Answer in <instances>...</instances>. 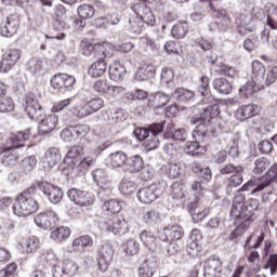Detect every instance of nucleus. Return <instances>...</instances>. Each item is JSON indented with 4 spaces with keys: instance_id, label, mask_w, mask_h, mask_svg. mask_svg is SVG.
Listing matches in <instances>:
<instances>
[{
    "instance_id": "1",
    "label": "nucleus",
    "mask_w": 277,
    "mask_h": 277,
    "mask_svg": "<svg viewBox=\"0 0 277 277\" xmlns=\"http://www.w3.org/2000/svg\"><path fill=\"white\" fill-rule=\"evenodd\" d=\"M83 153V147L75 146L72 147L65 157V161L68 163V170L74 176H83L91 166L94 163V156H87L79 161Z\"/></svg>"
},
{
    "instance_id": "2",
    "label": "nucleus",
    "mask_w": 277,
    "mask_h": 277,
    "mask_svg": "<svg viewBox=\"0 0 277 277\" xmlns=\"http://www.w3.org/2000/svg\"><path fill=\"white\" fill-rule=\"evenodd\" d=\"M43 260L52 266L53 277H72L77 276V272H79V265L72 260H64L62 264L57 265V255L53 251H47L43 254Z\"/></svg>"
},
{
    "instance_id": "3",
    "label": "nucleus",
    "mask_w": 277,
    "mask_h": 277,
    "mask_svg": "<svg viewBox=\"0 0 277 277\" xmlns=\"http://www.w3.org/2000/svg\"><path fill=\"white\" fill-rule=\"evenodd\" d=\"M38 209V201H36L29 193L24 192L16 197L13 213L17 215V217H29V215L36 213Z\"/></svg>"
},
{
    "instance_id": "4",
    "label": "nucleus",
    "mask_w": 277,
    "mask_h": 277,
    "mask_svg": "<svg viewBox=\"0 0 277 277\" xmlns=\"http://www.w3.org/2000/svg\"><path fill=\"white\" fill-rule=\"evenodd\" d=\"M168 189V182L160 180L137 192V198L143 205H153L157 198H161Z\"/></svg>"
},
{
    "instance_id": "5",
    "label": "nucleus",
    "mask_w": 277,
    "mask_h": 277,
    "mask_svg": "<svg viewBox=\"0 0 277 277\" xmlns=\"http://www.w3.org/2000/svg\"><path fill=\"white\" fill-rule=\"evenodd\" d=\"M23 106L30 120H40L44 116V108L34 93L25 96Z\"/></svg>"
},
{
    "instance_id": "6",
    "label": "nucleus",
    "mask_w": 277,
    "mask_h": 277,
    "mask_svg": "<svg viewBox=\"0 0 277 277\" xmlns=\"http://www.w3.org/2000/svg\"><path fill=\"white\" fill-rule=\"evenodd\" d=\"M102 230L114 233L115 235H127L129 233V223L122 216H115L109 222H102L100 224Z\"/></svg>"
},
{
    "instance_id": "7",
    "label": "nucleus",
    "mask_w": 277,
    "mask_h": 277,
    "mask_svg": "<svg viewBox=\"0 0 277 277\" xmlns=\"http://www.w3.org/2000/svg\"><path fill=\"white\" fill-rule=\"evenodd\" d=\"M127 168L129 172L132 174H137V172H141V176L143 181H148L150 176H153V173L150 172V168L145 167L144 168V159H142V156L135 155L130 158H128Z\"/></svg>"
},
{
    "instance_id": "8",
    "label": "nucleus",
    "mask_w": 277,
    "mask_h": 277,
    "mask_svg": "<svg viewBox=\"0 0 277 277\" xmlns=\"http://www.w3.org/2000/svg\"><path fill=\"white\" fill-rule=\"evenodd\" d=\"M57 222H60V217L53 210H45L35 216V223L39 228H43V230L55 228Z\"/></svg>"
},
{
    "instance_id": "9",
    "label": "nucleus",
    "mask_w": 277,
    "mask_h": 277,
    "mask_svg": "<svg viewBox=\"0 0 277 277\" xmlns=\"http://www.w3.org/2000/svg\"><path fill=\"white\" fill-rule=\"evenodd\" d=\"M37 187L41 190L44 196L52 202V205H57L62 200V196H64V192L60 186H53V184L44 181L37 182Z\"/></svg>"
},
{
    "instance_id": "10",
    "label": "nucleus",
    "mask_w": 277,
    "mask_h": 277,
    "mask_svg": "<svg viewBox=\"0 0 277 277\" xmlns=\"http://www.w3.org/2000/svg\"><path fill=\"white\" fill-rule=\"evenodd\" d=\"M67 196L78 207H92L94 205V195L84 190L71 188L67 192Z\"/></svg>"
},
{
    "instance_id": "11",
    "label": "nucleus",
    "mask_w": 277,
    "mask_h": 277,
    "mask_svg": "<svg viewBox=\"0 0 277 277\" xmlns=\"http://www.w3.org/2000/svg\"><path fill=\"white\" fill-rule=\"evenodd\" d=\"M132 12L134 16L143 21L146 25H155V13L144 1L136 2L132 6Z\"/></svg>"
},
{
    "instance_id": "12",
    "label": "nucleus",
    "mask_w": 277,
    "mask_h": 277,
    "mask_svg": "<svg viewBox=\"0 0 277 277\" xmlns=\"http://www.w3.org/2000/svg\"><path fill=\"white\" fill-rule=\"evenodd\" d=\"M18 60H21V50L16 48L6 50L0 62V72H10L12 67L16 66Z\"/></svg>"
},
{
    "instance_id": "13",
    "label": "nucleus",
    "mask_w": 277,
    "mask_h": 277,
    "mask_svg": "<svg viewBox=\"0 0 277 277\" xmlns=\"http://www.w3.org/2000/svg\"><path fill=\"white\" fill-rule=\"evenodd\" d=\"M18 27H21V21L18 19V16L11 15L1 23L0 35L3 38H12L18 32Z\"/></svg>"
},
{
    "instance_id": "14",
    "label": "nucleus",
    "mask_w": 277,
    "mask_h": 277,
    "mask_svg": "<svg viewBox=\"0 0 277 277\" xmlns=\"http://www.w3.org/2000/svg\"><path fill=\"white\" fill-rule=\"evenodd\" d=\"M114 248L109 245L101 247L97 254V267L100 272L105 273L109 269V263L114 261Z\"/></svg>"
},
{
    "instance_id": "15",
    "label": "nucleus",
    "mask_w": 277,
    "mask_h": 277,
    "mask_svg": "<svg viewBox=\"0 0 277 277\" xmlns=\"http://www.w3.org/2000/svg\"><path fill=\"white\" fill-rule=\"evenodd\" d=\"M163 127H166V121L160 123H153L148 128H136L133 133L140 142H144V140H148L151 135H159V133H163Z\"/></svg>"
},
{
    "instance_id": "16",
    "label": "nucleus",
    "mask_w": 277,
    "mask_h": 277,
    "mask_svg": "<svg viewBox=\"0 0 277 277\" xmlns=\"http://www.w3.org/2000/svg\"><path fill=\"white\" fill-rule=\"evenodd\" d=\"M201 117L199 118H192L190 122L192 124H196L197 122H201L199 124H205L207 127V122H211L213 118H216V116H220V105L217 104H210L207 107H202Z\"/></svg>"
},
{
    "instance_id": "17",
    "label": "nucleus",
    "mask_w": 277,
    "mask_h": 277,
    "mask_svg": "<svg viewBox=\"0 0 277 277\" xmlns=\"http://www.w3.org/2000/svg\"><path fill=\"white\" fill-rule=\"evenodd\" d=\"M208 62L209 64H214L217 66L219 69H216V72H220V75L229 77V79H237V77H239V70H237L236 67L224 64L217 58V56H208Z\"/></svg>"
},
{
    "instance_id": "18",
    "label": "nucleus",
    "mask_w": 277,
    "mask_h": 277,
    "mask_svg": "<svg viewBox=\"0 0 277 277\" xmlns=\"http://www.w3.org/2000/svg\"><path fill=\"white\" fill-rule=\"evenodd\" d=\"M39 121V132L43 135H47V133H51L58 124L60 118L55 114L45 115L43 113V116L40 119H37Z\"/></svg>"
},
{
    "instance_id": "19",
    "label": "nucleus",
    "mask_w": 277,
    "mask_h": 277,
    "mask_svg": "<svg viewBox=\"0 0 277 277\" xmlns=\"http://www.w3.org/2000/svg\"><path fill=\"white\" fill-rule=\"evenodd\" d=\"M188 213H190L193 222L198 224V222H202L207 217V206L197 199L188 203Z\"/></svg>"
},
{
    "instance_id": "20",
    "label": "nucleus",
    "mask_w": 277,
    "mask_h": 277,
    "mask_svg": "<svg viewBox=\"0 0 277 277\" xmlns=\"http://www.w3.org/2000/svg\"><path fill=\"white\" fill-rule=\"evenodd\" d=\"M183 227L180 225H168L163 228L160 239L162 241H179L180 239H183Z\"/></svg>"
},
{
    "instance_id": "21",
    "label": "nucleus",
    "mask_w": 277,
    "mask_h": 277,
    "mask_svg": "<svg viewBox=\"0 0 277 277\" xmlns=\"http://www.w3.org/2000/svg\"><path fill=\"white\" fill-rule=\"evenodd\" d=\"M75 77L68 74H57L51 79V84L54 90H64L75 85Z\"/></svg>"
},
{
    "instance_id": "22",
    "label": "nucleus",
    "mask_w": 277,
    "mask_h": 277,
    "mask_svg": "<svg viewBox=\"0 0 277 277\" xmlns=\"http://www.w3.org/2000/svg\"><path fill=\"white\" fill-rule=\"evenodd\" d=\"M205 277H222V261L209 258L205 263Z\"/></svg>"
},
{
    "instance_id": "23",
    "label": "nucleus",
    "mask_w": 277,
    "mask_h": 277,
    "mask_svg": "<svg viewBox=\"0 0 277 277\" xmlns=\"http://www.w3.org/2000/svg\"><path fill=\"white\" fill-rule=\"evenodd\" d=\"M157 272V259L146 258L138 267V277H153Z\"/></svg>"
},
{
    "instance_id": "24",
    "label": "nucleus",
    "mask_w": 277,
    "mask_h": 277,
    "mask_svg": "<svg viewBox=\"0 0 277 277\" xmlns=\"http://www.w3.org/2000/svg\"><path fill=\"white\" fill-rule=\"evenodd\" d=\"M193 137L196 142L189 143L187 145L189 155L194 156V150L198 147V142H205V137H207V128L205 124H198L193 131Z\"/></svg>"
},
{
    "instance_id": "25",
    "label": "nucleus",
    "mask_w": 277,
    "mask_h": 277,
    "mask_svg": "<svg viewBox=\"0 0 277 277\" xmlns=\"http://www.w3.org/2000/svg\"><path fill=\"white\" fill-rule=\"evenodd\" d=\"M140 239L147 250H150L151 252H157V250H159V239H157V236L153 233L143 230L140 234Z\"/></svg>"
},
{
    "instance_id": "26",
    "label": "nucleus",
    "mask_w": 277,
    "mask_h": 277,
    "mask_svg": "<svg viewBox=\"0 0 277 277\" xmlns=\"http://www.w3.org/2000/svg\"><path fill=\"white\" fill-rule=\"evenodd\" d=\"M198 94L202 96L201 105H209L214 101L211 96V91H209V78L207 76L200 78Z\"/></svg>"
},
{
    "instance_id": "27",
    "label": "nucleus",
    "mask_w": 277,
    "mask_h": 277,
    "mask_svg": "<svg viewBox=\"0 0 277 277\" xmlns=\"http://www.w3.org/2000/svg\"><path fill=\"white\" fill-rule=\"evenodd\" d=\"M127 161H129V156L122 150L114 151L107 158V163L115 169L122 168V166L127 164Z\"/></svg>"
},
{
    "instance_id": "28",
    "label": "nucleus",
    "mask_w": 277,
    "mask_h": 277,
    "mask_svg": "<svg viewBox=\"0 0 277 277\" xmlns=\"http://www.w3.org/2000/svg\"><path fill=\"white\" fill-rule=\"evenodd\" d=\"M94 246V239L89 235L80 236L74 239L71 248L74 252H85V248H92Z\"/></svg>"
},
{
    "instance_id": "29",
    "label": "nucleus",
    "mask_w": 277,
    "mask_h": 277,
    "mask_svg": "<svg viewBox=\"0 0 277 277\" xmlns=\"http://www.w3.org/2000/svg\"><path fill=\"white\" fill-rule=\"evenodd\" d=\"M261 90H265V84L251 79V81H248L246 85L239 89V92L249 98V96H253L256 92H261Z\"/></svg>"
},
{
    "instance_id": "30",
    "label": "nucleus",
    "mask_w": 277,
    "mask_h": 277,
    "mask_svg": "<svg viewBox=\"0 0 277 277\" xmlns=\"http://www.w3.org/2000/svg\"><path fill=\"white\" fill-rule=\"evenodd\" d=\"M155 65L153 64H144L138 67L135 72L136 81H148V79H153L155 77Z\"/></svg>"
},
{
    "instance_id": "31",
    "label": "nucleus",
    "mask_w": 277,
    "mask_h": 277,
    "mask_svg": "<svg viewBox=\"0 0 277 277\" xmlns=\"http://www.w3.org/2000/svg\"><path fill=\"white\" fill-rule=\"evenodd\" d=\"M62 161V155H60L58 148H50L45 151L42 162L48 166V168H55L57 163Z\"/></svg>"
},
{
    "instance_id": "32",
    "label": "nucleus",
    "mask_w": 277,
    "mask_h": 277,
    "mask_svg": "<svg viewBox=\"0 0 277 277\" xmlns=\"http://www.w3.org/2000/svg\"><path fill=\"white\" fill-rule=\"evenodd\" d=\"M92 176L98 187H105L107 189L111 186V181L105 170L96 169L92 172Z\"/></svg>"
},
{
    "instance_id": "33",
    "label": "nucleus",
    "mask_w": 277,
    "mask_h": 277,
    "mask_svg": "<svg viewBox=\"0 0 277 277\" xmlns=\"http://www.w3.org/2000/svg\"><path fill=\"white\" fill-rule=\"evenodd\" d=\"M267 175L269 179L264 180L258 187L254 188V190L251 194H259V192H263L266 187H269L274 181L277 180V164H273L268 172Z\"/></svg>"
},
{
    "instance_id": "34",
    "label": "nucleus",
    "mask_w": 277,
    "mask_h": 277,
    "mask_svg": "<svg viewBox=\"0 0 277 277\" xmlns=\"http://www.w3.org/2000/svg\"><path fill=\"white\" fill-rule=\"evenodd\" d=\"M21 147H23V144L14 145V146L10 147L8 150L3 151V156H2V160H1L3 166H14L16 163V161L18 160V155L16 153H14V150H16V148H21Z\"/></svg>"
},
{
    "instance_id": "35",
    "label": "nucleus",
    "mask_w": 277,
    "mask_h": 277,
    "mask_svg": "<svg viewBox=\"0 0 277 277\" xmlns=\"http://www.w3.org/2000/svg\"><path fill=\"white\" fill-rule=\"evenodd\" d=\"M219 94H230L233 84L226 78H215L212 83Z\"/></svg>"
},
{
    "instance_id": "36",
    "label": "nucleus",
    "mask_w": 277,
    "mask_h": 277,
    "mask_svg": "<svg viewBox=\"0 0 277 277\" xmlns=\"http://www.w3.org/2000/svg\"><path fill=\"white\" fill-rule=\"evenodd\" d=\"M108 72L111 81H121L122 77H124V74L127 72V69L120 64V62H114L110 64Z\"/></svg>"
},
{
    "instance_id": "37",
    "label": "nucleus",
    "mask_w": 277,
    "mask_h": 277,
    "mask_svg": "<svg viewBox=\"0 0 277 277\" xmlns=\"http://www.w3.org/2000/svg\"><path fill=\"white\" fill-rule=\"evenodd\" d=\"M265 66L263 63L259 61H253L252 62V71H251V79L253 81H259L260 83H263L265 79Z\"/></svg>"
},
{
    "instance_id": "38",
    "label": "nucleus",
    "mask_w": 277,
    "mask_h": 277,
    "mask_svg": "<svg viewBox=\"0 0 277 277\" xmlns=\"http://www.w3.org/2000/svg\"><path fill=\"white\" fill-rule=\"evenodd\" d=\"M255 114H256V108H254V105L249 104V105L240 107L236 111L235 118H236V120L243 122V120H248L249 118H252V116H254Z\"/></svg>"
},
{
    "instance_id": "39",
    "label": "nucleus",
    "mask_w": 277,
    "mask_h": 277,
    "mask_svg": "<svg viewBox=\"0 0 277 277\" xmlns=\"http://www.w3.org/2000/svg\"><path fill=\"white\" fill-rule=\"evenodd\" d=\"M22 248L28 254H31L32 252H37L38 248H40V240L36 236L24 238L22 240Z\"/></svg>"
},
{
    "instance_id": "40",
    "label": "nucleus",
    "mask_w": 277,
    "mask_h": 277,
    "mask_svg": "<svg viewBox=\"0 0 277 277\" xmlns=\"http://www.w3.org/2000/svg\"><path fill=\"white\" fill-rule=\"evenodd\" d=\"M105 72H107V63L105 62V60L96 61L89 68V75H91V77H94V78L103 77Z\"/></svg>"
},
{
    "instance_id": "41",
    "label": "nucleus",
    "mask_w": 277,
    "mask_h": 277,
    "mask_svg": "<svg viewBox=\"0 0 277 277\" xmlns=\"http://www.w3.org/2000/svg\"><path fill=\"white\" fill-rule=\"evenodd\" d=\"M103 211L105 215H116V213L122 211V202L110 199L103 205Z\"/></svg>"
},
{
    "instance_id": "42",
    "label": "nucleus",
    "mask_w": 277,
    "mask_h": 277,
    "mask_svg": "<svg viewBox=\"0 0 277 277\" xmlns=\"http://www.w3.org/2000/svg\"><path fill=\"white\" fill-rule=\"evenodd\" d=\"M193 171L195 172V174H198L199 179L206 181V183H209L211 179H213V173L211 172V169L205 168L198 162L193 163Z\"/></svg>"
},
{
    "instance_id": "43",
    "label": "nucleus",
    "mask_w": 277,
    "mask_h": 277,
    "mask_svg": "<svg viewBox=\"0 0 277 277\" xmlns=\"http://www.w3.org/2000/svg\"><path fill=\"white\" fill-rule=\"evenodd\" d=\"M107 120L109 124H118V122H122V120H127L124 116V110L113 108L107 111Z\"/></svg>"
},
{
    "instance_id": "44",
    "label": "nucleus",
    "mask_w": 277,
    "mask_h": 277,
    "mask_svg": "<svg viewBox=\"0 0 277 277\" xmlns=\"http://www.w3.org/2000/svg\"><path fill=\"white\" fill-rule=\"evenodd\" d=\"M119 192L123 196H131V194L137 192V185L133 181L122 180L119 184Z\"/></svg>"
},
{
    "instance_id": "45",
    "label": "nucleus",
    "mask_w": 277,
    "mask_h": 277,
    "mask_svg": "<svg viewBox=\"0 0 277 277\" xmlns=\"http://www.w3.org/2000/svg\"><path fill=\"white\" fill-rule=\"evenodd\" d=\"M265 239V234L258 235L253 233L247 240L246 246L249 250H256V248H261V243H263Z\"/></svg>"
},
{
    "instance_id": "46",
    "label": "nucleus",
    "mask_w": 277,
    "mask_h": 277,
    "mask_svg": "<svg viewBox=\"0 0 277 277\" xmlns=\"http://www.w3.org/2000/svg\"><path fill=\"white\" fill-rule=\"evenodd\" d=\"M187 22H179L172 27L171 35L173 36V38L182 40V38H185V36H187Z\"/></svg>"
},
{
    "instance_id": "47",
    "label": "nucleus",
    "mask_w": 277,
    "mask_h": 277,
    "mask_svg": "<svg viewBox=\"0 0 277 277\" xmlns=\"http://www.w3.org/2000/svg\"><path fill=\"white\" fill-rule=\"evenodd\" d=\"M0 230L2 234L10 237V235H14V230H16V223L12 219H2L0 221Z\"/></svg>"
},
{
    "instance_id": "48",
    "label": "nucleus",
    "mask_w": 277,
    "mask_h": 277,
    "mask_svg": "<svg viewBox=\"0 0 277 277\" xmlns=\"http://www.w3.org/2000/svg\"><path fill=\"white\" fill-rule=\"evenodd\" d=\"M185 173V164L181 162H174L169 166L168 174L169 179H179Z\"/></svg>"
},
{
    "instance_id": "49",
    "label": "nucleus",
    "mask_w": 277,
    "mask_h": 277,
    "mask_svg": "<svg viewBox=\"0 0 277 277\" xmlns=\"http://www.w3.org/2000/svg\"><path fill=\"white\" fill-rule=\"evenodd\" d=\"M77 13L80 18H83V21H88V18H93L95 11L94 6L90 4H80L77 8Z\"/></svg>"
},
{
    "instance_id": "50",
    "label": "nucleus",
    "mask_w": 277,
    "mask_h": 277,
    "mask_svg": "<svg viewBox=\"0 0 277 277\" xmlns=\"http://www.w3.org/2000/svg\"><path fill=\"white\" fill-rule=\"evenodd\" d=\"M161 83L174 88V70L170 67H164L160 74Z\"/></svg>"
},
{
    "instance_id": "51",
    "label": "nucleus",
    "mask_w": 277,
    "mask_h": 277,
    "mask_svg": "<svg viewBox=\"0 0 277 277\" xmlns=\"http://www.w3.org/2000/svg\"><path fill=\"white\" fill-rule=\"evenodd\" d=\"M164 140H176L177 142H185L187 140V131L185 129H176L171 132H167L163 135Z\"/></svg>"
},
{
    "instance_id": "52",
    "label": "nucleus",
    "mask_w": 277,
    "mask_h": 277,
    "mask_svg": "<svg viewBox=\"0 0 277 277\" xmlns=\"http://www.w3.org/2000/svg\"><path fill=\"white\" fill-rule=\"evenodd\" d=\"M110 85H111V83H109V81L100 79L94 82L93 90H94V92L100 94V96H107Z\"/></svg>"
},
{
    "instance_id": "53",
    "label": "nucleus",
    "mask_w": 277,
    "mask_h": 277,
    "mask_svg": "<svg viewBox=\"0 0 277 277\" xmlns=\"http://www.w3.org/2000/svg\"><path fill=\"white\" fill-rule=\"evenodd\" d=\"M144 23H146L144 19H140V17L131 15L129 19L130 31H132V34H142V29H144Z\"/></svg>"
},
{
    "instance_id": "54",
    "label": "nucleus",
    "mask_w": 277,
    "mask_h": 277,
    "mask_svg": "<svg viewBox=\"0 0 277 277\" xmlns=\"http://www.w3.org/2000/svg\"><path fill=\"white\" fill-rule=\"evenodd\" d=\"M70 237V228L68 227H58L51 233V239L54 241H64Z\"/></svg>"
},
{
    "instance_id": "55",
    "label": "nucleus",
    "mask_w": 277,
    "mask_h": 277,
    "mask_svg": "<svg viewBox=\"0 0 277 277\" xmlns=\"http://www.w3.org/2000/svg\"><path fill=\"white\" fill-rule=\"evenodd\" d=\"M44 68V62L40 58H30L27 63V70L31 72V75H38Z\"/></svg>"
},
{
    "instance_id": "56",
    "label": "nucleus",
    "mask_w": 277,
    "mask_h": 277,
    "mask_svg": "<svg viewBox=\"0 0 277 277\" xmlns=\"http://www.w3.org/2000/svg\"><path fill=\"white\" fill-rule=\"evenodd\" d=\"M248 262L251 263L250 269L251 272H261V255L259 251H251L248 255Z\"/></svg>"
},
{
    "instance_id": "57",
    "label": "nucleus",
    "mask_w": 277,
    "mask_h": 277,
    "mask_svg": "<svg viewBox=\"0 0 277 277\" xmlns=\"http://www.w3.org/2000/svg\"><path fill=\"white\" fill-rule=\"evenodd\" d=\"M37 163H38V159H36V156H29L22 160L21 168L23 171L26 172V174H28V172H34Z\"/></svg>"
},
{
    "instance_id": "58",
    "label": "nucleus",
    "mask_w": 277,
    "mask_h": 277,
    "mask_svg": "<svg viewBox=\"0 0 277 277\" xmlns=\"http://www.w3.org/2000/svg\"><path fill=\"white\" fill-rule=\"evenodd\" d=\"M230 215L235 220H248V213L243 211V203H234L232 207Z\"/></svg>"
},
{
    "instance_id": "59",
    "label": "nucleus",
    "mask_w": 277,
    "mask_h": 277,
    "mask_svg": "<svg viewBox=\"0 0 277 277\" xmlns=\"http://www.w3.org/2000/svg\"><path fill=\"white\" fill-rule=\"evenodd\" d=\"M115 51H116V48L114 47V44H111L109 42H104L97 47V52L103 57H114Z\"/></svg>"
},
{
    "instance_id": "60",
    "label": "nucleus",
    "mask_w": 277,
    "mask_h": 277,
    "mask_svg": "<svg viewBox=\"0 0 277 277\" xmlns=\"http://www.w3.org/2000/svg\"><path fill=\"white\" fill-rule=\"evenodd\" d=\"M123 250L128 256H135L140 252V242H136L134 239L128 240L123 245Z\"/></svg>"
},
{
    "instance_id": "61",
    "label": "nucleus",
    "mask_w": 277,
    "mask_h": 277,
    "mask_svg": "<svg viewBox=\"0 0 277 277\" xmlns=\"http://www.w3.org/2000/svg\"><path fill=\"white\" fill-rule=\"evenodd\" d=\"M14 101L10 97H0V114H10L14 109Z\"/></svg>"
},
{
    "instance_id": "62",
    "label": "nucleus",
    "mask_w": 277,
    "mask_h": 277,
    "mask_svg": "<svg viewBox=\"0 0 277 277\" xmlns=\"http://www.w3.org/2000/svg\"><path fill=\"white\" fill-rule=\"evenodd\" d=\"M168 103H170V95L161 92H158L154 95L155 107H166Z\"/></svg>"
},
{
    "instance_id": "63",
    "label": "nucleus",
    "mask_w": 277,
    "mask_h": 277,
    "mask_svg": "<svg viewBox=\"0 0 277 277\" xmlns=\"http://www.w3.org/2000/svg\"><path fill=\"white\" fill-rule=\"evenodd\" d=\"M171 196L175 199H181L185 197V192L183 190V183L181 182H174L171 185Z\"/></svg>"
},
{
    "instance_id": "64",
    "label": "nucleus",
    "mask_w": 277,
    "mask_h": 277,
    "mask_svg": "<svg viewBox=\"0 0 277 277\" xmlns=\"http://www.w3.org/2000/svg\"><path fill=\"white\" fill-rule=\"evenodd\" d=\"M72 132L76 137L83 140L88 133H90V126L88 124H78L76 127H72Z\"/></svg>"
}]
</instances>
